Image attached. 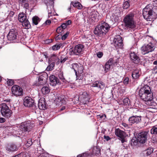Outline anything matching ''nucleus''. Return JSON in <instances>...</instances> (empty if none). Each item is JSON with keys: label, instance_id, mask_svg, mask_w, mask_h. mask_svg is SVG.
I'll return each mask as SVG.
<instances>
[{"label": "nucleus", "instance_id": "1", "mask_svg": "<svg viewBox=\"0 0 157 157\" xmlns=\"http://www.w3.org/2000/svg\"><path fill=\"white\" fill-rule=\"evenodd\" d=\"M139 96L142 100L147 102H151L153 99L150 87L147 85L142 87L139 90Z\"/></svg>", "mask_w": 157, "mask_h": 157}, {"label": "nucleus", "instance_id": "2", "mask_svg": "<svg viewBox=\"0 0 157 157\" xmlns=\"http://www.w3.org/2000/svg\"><path fill=\"white\" fill-rule=\"evenodd\" d=\"M110 26L107 23L102 22L101 23L97 26L94 31V33L99 36L105 35L108 32Z\"/></svg>", "mask_w": 157, "mask_h": 157}, {"label": "nucleus", "instance_id": "3", "mask_svg": "<svg viewBox=\"0 0 157 157\" xmlns=\"http://www.w3.org/2000/svg\"><path fill=\"white\" fill-rule=\"evenodd\" d=\"M134 14L130 13L127 15L123 19L124 27L127 29H133L136 28V23L134 19Z\"/></svg>", "mask_w": 157, "mask_h": 157}, {"label": "nucleus", "instance_id": "4", "mask_svg": "<svg viewBox=\"0 0 157 157\" xmlns=\"http://www.w3.org/2000/svg\"><path fill=\"white\" fill-rule=\"evenodd\" d=\"M156 10V8H153L151 5H147L143 10V15L144 19L150 20L153 15L157 14V12H155Z\"/></svg>", "mask_w": 157, "mask_h": 157}, {"label": "nucleus", "instance_id": "5", "mask_svg": "<svg viewBox=\"0 0 157 157\" xmlns=\"http://www.w3.org/2000/svg\"><path fill=\"white\" fill-rule=\"evenodd\" d=\"M0 107L1 108V114L3 117L7 118H9L11 117L12 112L7 105V104L3 103L1 104Z\"/></svg>", "mask_w": 157, "mask_h": 157}, {"label": "nucleus", "instance_id": "6", "mask_svg": "<svg viewBox=\"0 0 157 157\" xmlns=\"http://www.w3.org/2000/svg\"><path fill=\"white\" fill-rule=\"evenodd\" d=\"M84 47L82 45L78 44L75 46L74 48H70L69 53L71 55H78L82 52Z\"/></svg>", "mask_w": 157, "mask_h": 157}, {"label": "nucleus", "instance_id": "7", "mask_svg": "<svg viewBox=\"0 0 157 157\" xmlns=\"http://www.w3.org/2000/svg\"><path fill=\"white\" fill-rule=\"evenodd\" d=\"M154 49L155 47L152 43L144 45L141 48L142 53L144 55L152 52Z\"/></svg>", "mask_w": 157, "mask_h": 157}, {"label": "nucleus", "instance_id": "8", "mask_svg": "<svg viewBox=\"0 0 157 157\" xmlns=\"http://www.w3.org/2000/svg\"><path fill=\"white\" fill-rule=\"evenodd\" d=\"M79 99L83 103L85 104L90 100V95L87 92L83 90L81 91L79 94Z\"/></svg>", "mask_w": 157, "mask_h": 157}, {"label": "nucleus", "instance_id": "9", "mask_svg": "<svg viewBox=\"0 0 157 157\" xmlns=\"http://www.w3.org/2000/svg\"><path fill=\"white\" fill-rule=\"evenodd\" d=\"M122 37L120 35H117L113 40L114 46L117 49L122 48L123 44Z\"/></svg>", "mask_w": 157, "mask_h": 157}, {"label": "nucleus", "instance_id": "10", "mask_svg": "<svg viewBox=\"0 0 157 157\" xmlns=\"http://www.w3.org/2000/svg\"><path fill=\"white\" fill-rule=\"evenodd\" d=\"M18 36V33L17 30L12 29L10 31L7 38L10 41H16Z\"/></svg>", "mask_w": 157, "mask_h": 157}, {"label": "nucleus", "instance_id": "11", "mask_svg": "<svg viewBox=\"0 0 157 157\" xmlns=\"http://www.w3.org/2000/svg\"><path fill=\"white\" fill-rule=\"evenodd\" d=\"M34 126L33 124L30 123H22L20 126V129L23 132L29 131Z\"/></svg>", "mask_w": 157, "mask_h": 157}, {"label": "nucleus", "instance_id": "12", "mask_svg": "<svg viewBox=\"0 0 157 157\" xmlns=\"http://www.w3.org/2000/svg\"><path fill=\"white\" fill-rule=\"evenodd\" d=\"M12 92L13 94L16 96L21 95L23 94V89L19 86L15 85L12 86Z\"/></svg>", "mask_w": 157, "mask_h": 157}, {"label": "nucleus", "instance_id": "13", "mask_svg": "<svg viewBox=\"0 0 157 157\" xmlns=\"http://www.w3.org/2000/svg\"><path fill=\"white\" fill-rule=\"evenodd\" d=\"M147 132H146L139 133L137 136V140L141 143H144L147 139Z\"/></svg>", "mask_w": 157, "mask_h": 157}, {"label": "nucleus", "instance_id": "14", "mask_svg": "<svg viewBox=\"0 0 157 157\" xmlns=\"http://www.w3.org/2000/svg\"><path fill=\"white\" fill-rule=\"evenodd\" d=\"M115 133L117 136L121 139L122 143H124L125 142V133L124 131L119 128H116L115 130Z\"/></svg>", "mask_w": 157, "mask_h": 157}, {"label": "nucleus", "instance_id": "15", "mask_svg": "<svg viewBox=\"0 0 157 157\" xmlns=\"http://www.w3.org/2000/svg\"><path fill=\"white\" fill-rule=\"evenodd\" d=\"M141 117L140 116H133L130 117L128 119V121L130 125L136 123L137 124L140 122L141 120Z\"/></svg>", "mask_w": 157, "mask_h": 157}, {"label": "nucleus", "instance_id": "16", "mask_svg": "<svg viewBox=\"0 0 157 157\" xmlns=\"http://www.w3.org/2000/svg\"><path fill=\"white\" fill-rule=\"evenodd\" d=\"M34 101L30 97H26L24 99L23 105L26 107H30L34 105Z\"/></svg>", "mask_w": 157, "mask_h": 157}, {"label": "nucleus", "instance_id": "17", "mask_svg": "<svg viewBox=\"0 0 157 157\" xmlns=\"http://www.w3.org/2000/svg\"><path fill=\"white\" fill-rule=\"evenodd\" d=\"M130 57L132 61L134 63L137 64L140 61L139 57L134 52H131L130 54Z\"/></svg>", "mask_w": 157, "mask_h": 157}, {"label": "nucleus", "instance_id": "18", "mask_svg": "<svg viewBox=\"0 0 157 157\" xmlns=\"http://www.w3.org/2000/svg\"><path fill=\"white\" fill-rule=\"evenodd\" d=\"M6 150L9 152L16 151L18 149L17 145L13 143H10L7 144L6 147Z\"/></svg>", "mask_w": 157, "mask_h": 157}, {"label": "nucleus", "instance_id": "19", "mask_svg": "<svg viewBox=\"0 0 157 157\" xmlns=\"http://www.w3.org/2000/svg\"><path fill=\"white\" fill-rule=\"evenodd\" d=\"M50 84L53 86H55L57 84H59V81L58 78L54 75L50 76Z\"/></svg>", "mask_w": 157, "mask_h": 157}, {"label": "nucleus", "instance_id": "20", "mask_svg": "<svg viewBox=\"0 0 157 157\" xmlns=\"http://www.w3.org/2000/svg\"><path fill=\"white\" fill-rule=\"evenodd\" d=\"M38 105L40 109H45L46 108V105L45 99L43 98H40L39 101Z\"/></svg>", "mask_w": 157, "mask_h": 157}, {"label": "nucleus", "instance_id": "21", "mask_svg": "<svg viewBox=\"0 0 157 157\" xmlns=\"http://www.w3.org/2000/svg\"><path fill=\"white\" fill-rule=\"evenodd\" d=\"M92 86L94 87H97L100 89H103L105 87V85L103 82L96 81L92 84Z\"/></svg>", "mask_w": 157, "mask_h": 157}, {"label": "nucleus", "instance_id": "22", "mask_svg": "<svg viewBox=\"0 0 157 157\" xmlns=\"http://www.w3.org/2000/svg\"><path fill=\"white\" fill-rule=\"evenodd\" d=\"M113 59L110 58L105 64V70L106 72H107L109 70L111 66H112L113 63Z\"/></svg>", "mask_w": 157, "mask_h": 157}, {"label": "nucleus", "instance_id": "23", "mask_svg": "<svg viewBox=\"0 0 157 157\" xmlns=\"http://www.w3.org/2000/svg\"><path fill=\"white\" fill-rule=\"evenodd\" d=\"M66 26L64 24H62L60 26L58 27L56 30V32L60 35H62L64 33L66 29Z\"/></svg>", "mask_w": 157, "mask_h": 157}, {"label": "nucleus", "instance_id": "24", "mask_svg": "<svg viewBox=\"0 0 157 157\" xmlns=\"http://www.w3.org/2000/svg\"><path fill=\"white\" fill-rule=\"evenodd\" d=\"M59 56L58 54H52L50 57L49 58L50 61H55L57 60H59Z\"/></svg>", "mask_w": 157, "mask_h": 157}, {"label": "nucleus", "instance_id": "25", "mask_svg": "<svg viewBox=\"0 0 157 157\" xmlns=\"http://www.w3.org/2000/svg\"><path fill=\"white\" fill-rule=\"evenodd\" d=\"M140 75L138 69L135 70L132 72V76L133 78L136 79L138 78Z\"/></svg>", "mask_w": 157, "mask_h": 157}, {"label": "nucleus", "instance_id": "26", "mask_svg": "<svg viewBox=\"0 0 157 157\" xmlns=\"http://www.w3.org/2000/svg\"><path fill=\"white\" fill-rule=\"evenodd\" d=\"M18 19L19 21L22 23L24 22V21L27 20L26 16L25 14L23 13H20L18 15Z\"/></svg>", "mask_w": 157, "mask_h": 157}, {"label": "nucleus", "instance_id": "27", "mask_svg": "<svg viewBox=\"0 0 157 157\" xmlns=\"http://www.w3.org/2000/svg\"><path fill=\"white\" fill-rule=\"evenodd\" d=\"M100 153V149L99 147H94L92 150V154L96 155H98Z\"/></svg>", "mask_w": 157, "mask_h": 157}, {"label": "nucleus", "instance_id": "28", "mask_svg": "<svg viewBox=\"0 0 157 157\" xmlns=\"http://www.w3.org/2000/svg\"><path fill=\"white\" fill-rule=\"evenodd\" d=\"M22 23L23 26L26 29H28L31 27V25L29 21L27 19Z\"/></svg>", "mask_w": 157, "mask_h": 157}, {"label": "nucleus", "instance_id": "29", "mask_svg": "<svg viewBox=\"0 0 157 157\" xmlns=\"http://www.w3.org/2000/svg\"><path fill=\"white\" fill-rule=\"evenodd\" d=\"M71 3L74 7L78 9H81L82 8V6L79 2H72Z\"/></svg>", "mask_w": 157, "mask_h": 157}, {"label": "nucleus", "instance_id": "30", "mask_svg": "<svg viewBox=\"0 0 157 157\" xmlns=\"http://www.w3.org/2000/svg\"><path fill=\"white\" fill-rule=\"evenodd\" d=\"M41 91L44 94H47L50 92V90L48 87L44 86L41 89Z\"/></svg>", "mask_w": 157, "mask_h": 157}, {"label": "nucleus", "instance_id": "31", "mask_svg": "<svg viewBox=\"0 0 157 157\" xmlns=\"http://www.w3.org/2000/svg\"><path fill=\"white\" fill-rule=\"evenodd\" d=\"M51 3L52 4L51 6H48L47 9L48 10V14H51L52 13V11H53V5L54 2L53 1H51Z\"/></svg>", "mask_w": 157, "mask_h": 157}, {"label": "nucleus", "instance_id": "32", "mask_svg": "<svg viewBox=\"0 0 157 157\" xmlns=\"http://www.w3.org/2000/svg\"><path fill=\"white\" fill-rule=\"evenodd\" d=\"M123 7L124 9H127L130 6L129 0L124 1L123 4Z\"/></svg>", "mask_w": 157, "mask_h": 157}, {"label": "nucleus", "instance_id": "33", "mask_svg": "<svg viewBox=\"0 0 157 157\" xmlns=\"http://www.w3.org/2000/svg\"><path fill=\"white\" fill-rule=\"evenodd\" d=\"M63 100L61 98L59 97L56 98L55 101L56 102V104L58 105H60L62 104Z\"/></svg>", "mask_w": 157, "mask_h": 157}, {"label": "nucleus", "instance_id": "34", "mask_svg": "<svg viewBox=\"0 0 157 157\" xmlns=\"http://www.w3.org/2000/svg\"><path fill=\"white\" fill-rule=\"evenodd\" d=\"M40 21V18L37 16H34L32 18L33 22L35 25H37Z\"/></svg>", "mask_w": 157, "mask_h": 157}, {"label": "nucleus", "instance_id": "35", "mask_svg": "<svg viewBox=\"0 0 157 157\" xmlns=\"http://www.w3.org/2000/svg\"><path fill=\"white\" fill-rule=\"evenodd\" d=\"M123 102L124 105H131V103L130 101L129 100V99L128 98H124L123 101Z\"/></svg>", "mask_w": 157, "mask_h": 157}, {"label": "nucleus", "instance_id": "36", "mask_svg": "<svg viewBox=\"0 0 157 157\" xmlns=\"http://www.w3.org/2000/svg\"><path fill=\"white\" fill-rule=\"evenodd\" d=\"M153 149L152 148L149 147L144 151V153L147 155H149L153 152Z\"/></svg>", "mask_w": 157, "mask_h": 157}, {"label": "nucleus", "instance_id": "37", "mask_svg": "<svg viewBox=\"0 0 157 157\" xmlns=\"http://www.w3.org/2000/svg\"><path fill=\"white\" fill-rule=\"evenodd\" d=\"M151 133L152 134H157V126L152 127L151 130Z\"/></svg>", "mask_w": 157, "mask_h": 157}, {"label": "nucleus", "instance_id": "38", "mask_svg": "<svg viewBox=\"0 0 157 157\" xmlns=\"http://www.w3.org/2000/svg\"><path fill=\"white\" fill-rule=\"evenodd\" d=\"M55 64L52 63L50 64L47 67L46 70L47 71H52L53 69Z\"/></svg>", "mask_w": 157, "mask_h": 157}, {"label": "nucleus", "instance_id": "39", "mask_svg": "<svg viewBox=\"0 0 157 157\" xmlns=\"http://www.w3.org/2000/svg\"><path fill=\"white\" fill-rule=\"evenodd\" d=\"M72 68L74 70L75 72L76 75H77V71L78 67L79 66L77 63H73L72 64Z\"/></svg>", "mask_w": 157, "mask_h": 157}, {"label": "nucleus", "instance_id": "40", "mask_svg": "<svg viewBox=\"0 0 157 157\" xmlns=\"http://www.w3.org/2000/svg\"><path fill=\"white\" fill-rule=\"evenodd\" d=\"M61 46V44H56L52 47V49L53 50H56L59 49Z\"/></svg>", "mask_w": 157, "mask_h": 157}, {"label": "nucleus", "instance_id": "41", "mask_svg": "<svg viewBox=\"0 0 157 157\" xmlns=\"http://www.w3.org/2000/svg\"><path fill=\"white\" fill-rule=\"evenodd\" d=\"M83 67L80 65L78 67L77 71V73H78L79 74H81L82 73H83Z\"/></svg>", "mask_w": 157, "mask_h": 157}, {"label": "nucleus", "instance_id": "42", "mask_svg": "<svg viewBox=\"0 0 157 157\" xmlns=\"http://www.w3.org/2000/svg\"><path fill=\"white\" fill-rule=\"evenodd\" d=\"M46 82V81H40L38 80L36 81V83H35V85L36 86H39V85H43L45 84Z\"/></svg>", "mask_w": 157, "mask_h": 157}, {"label": "nucleus", "instance_id": "43", "mask_svg": "<svg viewBox=\"0 0 157 157\" xmlns=\"http://www.w3.org/2000/svg\"><path fill=\"white\" fill-rule=\"evenodd\" d=\"M131 143L132 146L136 145L137 141L136 140V139H132L131 140Z\"/></svg>", "mask_w": 157, "mask_h": 157}, {"label": "nucleus", "instance_id": "44", "mask_svg": "<svg viewBox=\"0 0 157 157\" xmlns=\"http://www.w3.org/2000/svg\"><path fill=\"white\" fill-rule=\"evenodd\" d=\"M67 58L65 57L64 56H61L59 57V60L60 61L61 63H63L67 60Z\"/></svg>", "mask_w": 157, "mask_h": 157}, {"label": "nucleus", "instance_id": "45", "mask_svg": "<svg viewBox=\"0 0 157 157\" xmlns=\"http://www.w3.org/2000/svg\"><path fill=\"white\" fill-rule=\"evenodd\" d=\"M58 76L60 79L63 80V81H64V80L65 78L63 76V72H59L58 75Z\"/></svg>", "mask_w": 157, "mask_h": 157}, {"label": "nucleus", "instance_id": "46", "mask_svg": "<svg viewBox=\"0 0 157 157\" xmlns=\"http://www.w3.org/2000/svg\"><path fill=\"white\" fill-rule=\"evenodd\" d=\"M32 144V142L31 140H29L27 143L25 144L26 147H29Z\"/></svg>", "mask_w": 157, "mask_h": 157}, {"label": "nucleus", "instance_id": "47", "mask_svg": "<svg viewBox=\"0 0 157 157\" xmlns=\"http://www.w3.org/2000/svg\"><path fill=\"white\" fill-rule=\"evenodd\" d=\"M7 83L9 86H12L14 84V82L13 80L9 79L7 81Z\"/></svg>", "mask_w": 157, "mask_h": 157}, {"label": "nucleus", "instance_id": "48", "mask_svg": "<svg viewBox=\"0 0 157 157\" xmlns=\"http://www.w3.org/2000/svg\"><path fill=\"white\" fill-rule=\"evenodd\" d=\"M69 33L67 32L65 34H64L63 36H61V38L62 40H65L68 36Z\"/></svg>", "mask_w": 157, "mask_h": 157}, {"label": "nucleus", "instance_id": "49", "mask_svg": "<svg viewBox=\"0 0 157 157\" xmlns=\"http://www.w3.org/2000/svg\"><path fill=\"white\" fill-rule=\"evenodd\" d=\"M97 56L99 58H101L103 55V53L102 52H99L97 53Z\"/></svg>", "mask_w": 157, "mask_h": 157}, {"label": "nucleus", "instance_id": "50", "mask_svg": "<svg viewBox=\"0 0 157 157\" xmlns=\"http://www.w3.org/2000/svg\"><path fill=\"white\" fill-rule=\"evenodd\" d=\"M38 80L40 81H46V79L45 78H44L43 76L41 75L40 76Z\"/></svg>", "mask_w": 157, "mask_h": 157}, {"label": "nucleus", "instance_id": "51", "mask_svg": "<svg viewBox=\"0 0 157 157\" xmlns=\"http://www.w3.org/2000/svg\"><path fill=\"white\" fill-rule=\"evenodd\" d=\"M71 20H69L67 21L65 23H63V24H64V25H65L66 27L67 26L70 24L71 23Z\"/></svg>", "mask_w": 157, "mask_h": 157}, {"label": "nucleus", "instance_id": "52", "mask_svg": "<svg viewBox=\"0 0 157 157\" xmlns=\"http://www.w3.org/2000/svg\"><path fill=\"white\" fill-rule=\"evenodd\" d=\"M105 117V118L106 117V115L105 114H101L99 115H98L97 117L98 118H100L101 119H102L104 117Z\"/></svg>", "mask_w": 157, "mask_h": 157}, {"label": "nucleus", "instance_id": "53", "mask_svg": "<svg viewBox=\"0 0 157 157\" xmlns=\"http://www.w3.org/2000/svg\"><path fill=\"white\" fill-rule=\"evenodd\" d=\"M129 79L128 78H126L124 80V82L125 84H127L128 82Z\"/></svg>", "mask_w": 157, "mask_h": 157}, {"label": "nucleus", "instance_id": "54", "mask_svg": "<svg viewBox=\"0 0 157 157\" xmlns=\"http://www.w3.org/2000/svg\"><path fill=\"white\" fill-rule=\"evenodd\" d=\"M104 137L105 139H106V140L108 141L111 139L110 138L109 136H104Z\"/></svg>", "mask_w": 157, "mask_h": 157}, {"label": "nucleus", "instance_id": "55", "mask_svg": "<svg viewBox=\"0 0 157 157\" xmlns=\"http://www.w3.org/2000/svg\"><path fill=\"white\" fill-rule=\"evenodd\" d=\"M86 154L83 153L82 154H80L77 155V157H85L86 156Z\"/></svg>", "mask_w": 157, "mask_h": 157}, {"label": "nucleus", "instance_id": "56", "mask_svg": "<svg viewBox=\"0 0 157 157\" xmlns=\"http://www.w3.org/2000/svg\"><path fill=\"white\" fill-rule=\"evenodd\" d=\"M29 7V5L28 3H25L24 6V8L26 9H28Z\"/></svg>", "mask_w": 157, "mask_h": 157}, {"label": "nucleus", "instance_id": "57", "mask_svg": "<svg viewBox=\"0 0 157 157\" xmlns=\"http://www.w3.org/2000/svg\"><path fill=\"white\" fill-rule=\"evenodd\" d=\"M14 13L13 11H11L10 13H9L8 16L10 17H12L14 15Z\"/></svg>", "mask_w": 157, "mask_h": 157}, {"label": "nucleus", "instance_id": "58", "mask_svg": "<svg viewBox=\"0 0 157 157\" xmlns=\"http://www.w3.org/2000/svg\"><path fill=\"white\" fill-rule=\"evenodd\" d=\"M61 35H60L59 34V35L57 36L56 38V40H58L60 39V38H61Z\"/></svg>", "mask_w": 157, "mask_h": 157}, {"label": "nucleus", "instance_id": "59", "mask_svg": "<svg viewBox=\"0 0 157 157\" xmlns=\"http://www.w3.org/2000/svg\"><path fill=\"white\" fill-rule=\"evenodd\" d=\"M5 121V119L3 118H0V123H3Z\"/></svg>", "mask_w": 157, "mask_h": 157}, {"label": "nucleus", "instance_id": "60", "mask_svg": "<svg viewBox=\"0 0 157 157\" xmlns=\"http://www.w3.org/2000/svg\"><path fill=\"white\" fill-rule=\"evenodd\" d=\"M45 23L46 25H49L51 24V21L49 20H47L45 21Z\"/></svg>", "mask_w": 157, "mask_h": 157}, {"label": "nucleus", "instance_id": "61", "mask_svg": "<svg viewBox=\"0 0 157 157\" xmlns=\"http://www.w3.org/2000/svg\"><path fill=\"white\" fill-rule=\"evenodd\" d=\"M27 0H19L18 2L19 3L25 2Z\"/></svg>", "mask_w": 157, "mask_h": 157}, {"label": "nucleus", "instance_id": "62", "mask_svg": "<svg viewBox=\"0 0 157 157\" xmlns=\"http://www.w3.org/2000/svg\"><path fill=\"white\" fill-rule=\"evenodd\" d=\"M122 125L124 127H127L128 126V125L124 123H122Z\"/></svg>", "mask_w": 157, "mask_h": 157}, {"label": "nucleus", "instance_id": "63", "mask_svg": "<svg viewBox=\"0 0 157 157\" xmlns=\"http://www.w3.org/2000/svg\"><path fill=\"white\" fill-rule=\"evenodd\" d=\"M153 64L157 65V60H155L153 62Z\"/></svg>", "mask_w": 157, "mask_h": 157}, {"label": "nucleus", "instance_id": "64", "mask_svg": "<svg viewBox=\"0 0 157 157\" xmlns=\"http://www.w3.org/2000/svg\"><path fill=\"white\" fill-rule=\"evenodd\" d=\"M38 157H45L43 155H39Z\"/></svg>", "mask_w": 157, "mask_h": 157}]
</instances>
